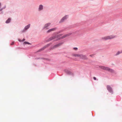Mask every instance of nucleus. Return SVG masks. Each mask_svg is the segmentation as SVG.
<instances>
[{
    "label": "nucleus",
    "mask_w": 122,
    "mask_h": 122,
    "mask_svg": "<svg viewBox=\"0 0 122 122\" xmlns=\"http://www.w3.org/2000/svg\"><path fill=\"white\" fill-rule=\"evenodd\" d=\"M24 43L25 44H30L28 42H26V41L24 42Z\"/></svg>",
    "instance_id": "f3484780"
},
{
    "label": "nucleus",
    "mask_w": 122,
    "mask_h": 122,
    "mask_svg": "<svg viewBox=\"0 0 122 122\" xmlns=\"http://www.w3.org/2000/svg\"><path fill=\"white\" fill-rule=\"evenodd\" d=\"M72 56L73 57H77L83 59H87L86 57L85 56L81 54L73 53L72 54Z\"/></svg>",
    "instance_id": "f257e3e1"
},
{
    "label": "nucleus",
    "mask_w": 122,
    "mask_h": 122,
    "mask_svg": "<svg viewBox=\"0 0 122 122\" xmlns=\"http://www.w3.org/2000/svg\"><path fill=\"white\" fill-rule=\"evenodd\" d=\"M30 24H29L28 25L26 26L25 28V30H26L28 29L30 27Z\"/></svg>",
    "instance_id": "ddd939ff"
},
{
    "label": "nucleus",
    "mask_w": 122,
    "mask_h": 122,
    "mask_svg": "<svg viewBox=\"0 0 122 122\" xmlns=\"http://www.w3.org/2000/svg\"><path fill=\"white\" fill-rule=\"evenodd\" d=\"M90 56H93V55H90Z\"/></svg>",
    "instance_id": "412c9836"
},
{
    "label": "nucleus",
    "mask_w": 122,
    "mask_h": 122,
    "mask_svg": "<svg viewBox=\"0 0 122 122\" xmlns=\"http://www.w3.org/2000/svg\"><path fill=\"white\" fill-rule=\"evenodd\" d=\"M11 20V19L10 18H9L6 21V23H8L10 22Z\"/></svg>",
    "instance_id": "4468645a"
},
{
    "label": "nucleus",
    "mask_w": 122,
    "mask_h": 122,
    "mask_svg": "<svg viewBox=\"0 0 122 122\" xmlns=\"http://www.w3.org/2000/svg\"><path fill=\"white\" fill-rule=\"evenodd\" d=\"M49 46V45H47L45 46L43 48H41V49L39 50V51H41L43 50L44 49L46 48L48 46Z\"/></svg>",
    "instance_id": "9d476101"
},
{
    "label": "nucleus",
    "mask_w": 122,
    "mask_h": 122,
    "mask_svg": "<svg viewBox=\"0 0 122 122\" xmlns=\"http://www.w3.org/2000/svg\"><path fill=\"white\" fill-rule=\"evenodd\" d=\"M25 39H23L22 40V41L21 40H20V39H19V41H25Z\"/></svg>",
    "instance_id": "dca6fc26"
},
{
    "label": "nucleus",
    "mask_w": 122,
    "mask_h": 122,
    "mask_svg": "<svg viewBox=\"0 0 122 122\" xmlns=\"http://www.w3.org/2000/svg\"><path fill=\"white\" fill-rule=\"evenodd\" d=\"M93 79L95 80H96V78L95 77H93Z\"/></svg>",
    "instance_id": "aec40b11"
},
{
    "label": "nucleus",
    "mask_w": 122,
    "mask_h": 122,
    "mask_svg": "<svg viewBox=\"0 0 122 122\" xmlns=\"http://www.w3.org/2000/svg\"><path fill=\"white\" fill-rule=\"evenodd\" d=\"M14 43V42H12L10 44V45H13Z\"/></svg>",
    "instance_id": "a211bd4d"
},
{
    "label": "nucleus",
    "mask_w": 122,
    "mask_h": 122,
    "mask_svg": "<svg viewBox=\"0 0 122 122\" xmlns=\"http://www.w3.org/2000/svg\"><path fill=\"white\" fill-rule=\"evenodd\" d=\"M56 29V28H52V29H51L47 31V32H50L54 31V30H55Z\"/></svg>",
    "instance_id": "f8f14e48"
},
{
    "label": "nucleus",
    "mask_w": 122,
    "mask_h": 122,
    "mask_svg": "<svg viewBox=\"0 0 122 122\" xmlns=\"http://www.w3.org/2000/svg\"><path fill=\"white\" fill-rule=\"evenodd\" d=\"M122 53V50L121 51H118L117 53L116 54V55H117L119 54H120Z\"/></svg>",
    "instance_id": "2eb2a0df"
},
{
    "label": "nucleus",
    "mask_w": 122,
    "mask_h": 122,
    "mask_svg": "<svg viewBox=\"0 0 122 122\" xmlns=\"http://www.w3.org/2000/svg\"><path fill=\"white\" fill-rule=\"evenodd\" d=\"M60 35H56L50 38L49 39V41H51L55 39L56 40H58L59 39V38H58L61 36V35L60 36Z\"/></svg>",
    "instance_id": "7ed1b4c3"
},
{
    "label": "nucleus",
    "mask_w": 122,
    "mask_h": 122,
    "mask_svg": "<svg viewBox=\"0 0 122 122\" xmlns=\"http://www.w3.org/2000/svg\"><path fill=\"white\" fill-rule=\"evenodd\" d=\"M67 15L65 16L60 21L61 22H62L65 19H66L67 18Z\"/></svg>",
    "instance_id": "9b49d317"
},
{
    "label": "nucleus",
    "mask_w": 122,
    "mask_h": 122,
    "mask_svg": "<svg viewBox=\"0 0 122 122\" xmlns=\"http://www.w3.org/2000/svg\"><path fill=\"white\" fill-rule=\"evenodd\" d=\"M71 34V33H70L68 34H67L65 35L64 36H62V38H63L65 37H67V36H70Z\"/></svg>",
    "instance_id": "1a4fd4ad"
},
{
    "label": "nucleus",
    "mask_w": 122,
    "mask_h": 122,
    "mask_svg": "<svg viewBox=\"0 0 122 122\" xmlns=\"http://www.w3.org/2000/svg\"><path fill=\"white\" fill-rule=\"evenodd\" d=\"M43 6L41 5H40L38 9L39 10V11H41L43 10Z\"/></svg>",
    "instance_id": "423d86ee"
},
{
    "label": "nucleus",
    "mask_w": 122,
    "mask_h": 122,
    "mask_svg": "<svg viewBox=\"0 0 122 122\" xmlns=\"http://www.w3.org/2000/svg\"><path fill=\"white\" fill-rule=\"evenodd\" d=\"M62 44V43H59V44L55 45L53 47V48H56L59 46H60V45H61Z\"/></svg>",
    "instance_id": "0eeeda50"
},
{
    "label": "nucleus",
    "mask_w": 122,
    "mask_h": 122,
    "mask_svg": "<svg viewBox=\"0 0 122 122\" xmlns=\"http://www.w3.org/2000/svg\"><path fill=\"white\" fill-rule=\"evenodd\" d=\"M107 88L108 91L110 93H113V90L111 87L109 85H107Z\"/></svg>",
    "instance_id": "39448f33"
},
{
    "label": "nucleus",
    "mask_w": 122,
    "mask_h": 122,
    "mask_svg": "<svg viewBox=\"0 0 122 122\" xmlns=\"http://www.w3.org/2000/svg\"><path fill=\"white\" fill-rule=\"evenodd\" d=\"M77 49H78L77 48H76V47L74 48H73V49H74V50H77Z\"/></svg>",
    "instance_id": "6ab92c4d"
},
{
    "label": "nucleus",
    "mask_w": 122,
    "mask_h": 122,
    "mask_svg": "<svg viewBox=\"0 0 122 122\" xmlns=\"http://www.w3.org/2000/svg\"><path fill=\"white\" fill-rule=\"evenodd\" d=\"M114 37V36H108L103 37L102 39H104L106 40H107L111 39L113 38Z\"/></svg>",
    "instance_id": "20e7f679"
},
{
    "label": "nucleus",
    "mask_w": 122,
    "mask_h": 122,
    "mask_svg": "<svg viewBox=\"0 0 122 122\" xmlns=\"http://www.w3.org/2000/svg\"><path fill=\"white\" fill-rule=\"evenodd\" d=\"M100 68L103 70L107 71L111 73L114 72V71L113 69L110 68L108 67H105L103 66H100Z\"/></svg>",
    "instance_id": "f03ea898"
},
{
    "label": "nucleus",
    "mask_w": 122,
    "mask_h": 122,
    "mask_svg": "<svg viewBox=\"0 0 122 122\" xmlns=\"http://www.w3.org/2000/svg\"><path fill=\"white\" fill-rule=\"evenodd\" d=\"M50 25V23H48L47 24H46L45 25L44 27V28L45 29L46 28H47V27H48L49 25Z\"/></svg>",
    "instance_id": "6e6552de"
}]
</instances>
